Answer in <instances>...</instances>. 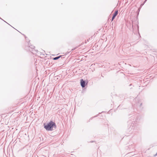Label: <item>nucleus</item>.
<instances>
[{
  "label": "nucleus",
  "instance_id": "obj_1",
  "mask_svg": "<svg viewBox=\"0 0 157 157\" xmlns=\"http://www.w3.org/2000/svg\"><path fill=\"white\" fill-rule=\"evenodd\" d=\"M141 118V116L140 115H138L137 116L134 115L131 117L130 120L127 122L128 131L129 132V134H132L134 129L135 125L133 123L134 120V122H137L140 120Z\"/></svg>",
  "mask_w": 157,
  "mask_h": 157
},
{
  "label": "nucleus",
  "instance_id": "obj_2",
  "mask_svg": "<svg viewBox=\"0 0 157 157\" xmlns=\"http://www.w3.org/2000/svg\"><path fill=\"white\" fill-rule=\"evenodd\" d=\"M30 41L28 42V46H26L25 48V49L27 51H30L33 54H36V55L40 57H43L44 54H42L40 52H39L37 50H36L34 48L35 46L31 45H30Z\"/></svg>",
  "mask_w": 157,
  "mask_h": 157
},
{
  "label": "nucleus",
  "instance_id": "obj_3",
  "mask_svg": "<svg viewBox=\"0 0 157 157\" xmlns=\"http://www.w3.org/2000/svg\"><path fill=\"white\" fill-rule=\"evenodd\" d=\"M44 128L47 131H52L57 128L55 123L51 120L47 124L44 123Z\"/></svg>",
  "mask_w": 157,
  "mask_h": 157
},
{
  "label": "nucleus",
  "instance_id": "obj_4",
  "mask_svg": "<svg viewBox=\"0 0 157 157\" xmlns=\"http://www.w3.org/2000/svg\"><path fill=\"white\" fill-rule=\"evenodd\" d=\"M88 83V81H86L82 79H81L80 80V84L82 87V88L85 87L87 85Z\"/></svg>",
  "mask_w": 157,
  "mask_h": 157
},
{
  "label": "nucleus",
  "instance_id": "obj_5",
  "mask_svg": "<svg viewBox=\"0 0 157 157\" xmlns=\"http://www.w3.org/2000/svg\"><path fill=\"white\" fill-rule=\"evenodd\" d=\"M140 8H139V9H138V10L137 11V16L136 17V18H135V20H136V24L137 25V29L138 30H139V26L138 25V23H139V22H138V16L139 15V12L140 11Z\"/></svg>",
  "mask_w": 157,
  "mask_h": 157
},
{
  "label": "nucleus",
  "instance_id": "obj_6",
  "mask_svg": "<svg viewBox=\"0 0 157 157\" xmlns=\"http://www.w3.org/2000/svg\"><path fill=\"white\" fill-rule=\"evenodd\" d=\"M118 13V10H116L114 13L113 14V16L111 19V23H112V21L115 19L116 16Z\"/></svg>",
  "mask_w": 157,
  "mask_h": 157
},
{
  "label": "nucleus",
  "instance_id": "obj_7",
  "mask_svg": "<svg viewBox=\"0 0 157 157\" xmlns=\"http://www.w3.org/2000/svg\"><path fill=\"white\" fill-rule=\"evenodd\" d=\"M142 103L140 101H138V102H136V104L134 105H133L134 108H136V106L137 107H140L142 105Z\"/></svg>",
  "mask_w": 157,
  "mask_h": 157
},
{
  "label": "nucleus",
  "instance_id": "obj_8",
  "mask_svg": "<svg viewBox=\"0 0 157 157\" xmlns=\"http://www.w3.org/2000/svg\"><path fill=\"white\" fill-rule=\"evenodd\" d=\"M61 56H57L56 57L54 58H53V59L54 60H56L59 59L60 57H61Z\"/></svg>",
  "mask_w": 157,
  "mask_h": 157
},
{
  "label": "nucleus",
  "instance_id": "obj_9",
  "mask_svg": "<svg viewBox=\"0 0 157 157\" xmlns=\"http://www.w3.org/2000/svg\"><path fill=\"white\" fill-rule=\"evenodd\" d=\"M105 122L104 123V125H107V127L108 126V121H105Z\"/></svg>",
  "mask_w": 157,
  "mask_h": 157
},
{
  "label": "nucleus",
  "instance_id": "obj_10",
  "mask_svg": "<svg viewBox=\"0 0 157 157\" xmlns=\"http://www.w3.org/2000/svg\"><path fill=\"white\" fill-rule=\"evenodd\" d=\"M98 116V114H97V115H96V116H94V117H91L90 119V120H92V119L93 118H94V117H97Z\"/></svg>",
  "mask_w": 157,
  "mask_h": 157
},
{
  "label": "nucleus",
  "instance_id": "obj_11",
  "mask_svg": "<svg viewBox=\"0 0 157 157\" xmlns=\"http://www.w3.org/2000/svg\"><path fill=\"white\" fill-rule=\"evenodd\" d=\"M79 46H77L75 47V48L72 49L71 51H74L75 49H76L77 48H78Z\"/></svg>",
  "mask_w": 157,
  "mask_h": 157
},
{
  "label": "nucleus",
  "instance_id": "obj_12",
  "mask_svg": "<svg viewBox=\"0 0 157 157\" xmlns=\"http://www.w3.org/2000/svg\"><path fill=\"white\" fill-rule=\"evenodd\" d=\"M147 1V0H145L142 3L144 5L145 3V2H146Z\"/></svg>",
  "mask_w": 157,
  "mask_h": 157
},
{
  "label": "nucleus",
  "instance_id": "obj_13",
  "mask_svg": "<svg viewBox=\"0 0 157 157\" xmlns=\"http://www.w3.org/2000/svg\"><path fill=\"white\" fill-rule=\"evenodd\" d=\"M144 5L143 4V3H142L140 5V8H141Z\"/></svg>",
  "mask_w": 157,
  "mask_h": 157
},
{
  "label": "nucleus",
  "instance_id": "obj_14",
  "mask_svg": "<svg viewBox=\"0 0 157 157\" xmlns=\"http://www.w3.org/2000/svg\"><path fill=\"white\" fill-rule=\"evenodd\" d=\"M95 142V141H90V143H93V142Z\"/></svg>",
  "mask_w": 157,
  "mask_h": 157
},
{
  "label": "nucleus",
  "instance_id": "obj_15",
  "mask_svg": "<svg viewBox=\"0 0 157 157\" xmlns=\"http://www.w3.org/2000/svg\"><path fill=\"white\" fill-rule=\"evenodd\" d=\"M113 22H112V25H110L111 27H113Z\"/></svg>",
  "mask_w": 157,
  "mask_h": 157
},
{
  "label": "nucleus",
  "instance_id": "obj_16",
  "mask_svg": "<svg viewBox=\"0 0 157 157\" xmlns=\"http://www.w3.org/2000/svg\"><path fill=\"white\" fill-rule=\"evenodd\" d=\"M134 21L133 20L132 21V24H133V23H134ZM132 26H133V25H132Z\"/></svg>",
  "mask_w": 157,
  "mask_h": 157
},
{
  "label": "nucleus",
  "instance_id": "obj_17",
  "mask_svg": "<svg viewBox=\"0 0 157 157\" xmlns=\"http://www.w3.org/2000/svg\"><path fill=\"white\" fill-rule=\"evenodd\" d=\"M4 21L5 22H6V23H7V24H9V25H10V24H9V23H7L6 21Z\"/></svg>",
  "mask_w": 157,
  "mask_h": 157
},
{
  "label": "nucleus",
  "instance_id": "obj_18",
  "mask_svg": "<svg viewBox=\"0 0 157 157\" xmlns=\"http://www.w3.org/2000/svg\"><path fill=\"white\" fill-rule=\"evenodd\" d=\"M4 21L5 22H6V23H7V24H9V25H10V24H9V23H7L6 21Z\"/></svg>",
  "mask_w": 157,
  "mask_h": 157
},
{
  "label": "nucleus",
  "instance_id": "obj_19",
  "mask_svg": "<svg viewBox=\"0 0 157 157\" xmlns=\"http://www.w3.org/2000/svg\"><path fill=\"white\" fill-rule=\"evenodd\" d=\"M4 21L5 22H6V23H7V24H9V25H10V24H9V23H7L6 21Z\"/></svg>",
  "mask_w": 157,
  "mask_h": 157
},
{
  "label": "nucleus",
  "instance_id": "obj_20",
  "mask_svg": "<svg viewBox=\"0 0 157 157\" xmlns=\"http://www.w3.org/2000/svg\"><path fill=\"white\" fill-rule=\"evenodd\" d=\"M4 21L5 22H6V23H7V24H9V25H10V24H9V23H7L6 21Z\"/></svg>",
  "mask_w": 157,
  "mask_h": 157
},
{
  "label": "nucleus",
  "instance_id": "obj_21",
  "mask_svg": "<svg viewBox=\"0 0 157 157\" xmlns=\"http://www.w3.org/2000/svg\"><path fill=\"white\" fill-rule=\"evenodd\" d=\"M4 21L5 22H6V23H7V24H9V25H10V24H9V23H7L6 21Z\"/></svg>",
  "mask_w": 157,
  "mask_h": 157
},
{
  "label": "nucleus",
  "instance_id": "obj_22",
  "mask_svg": "<svg viewBox=\"0 0 157 157\" xmlns=\"http://www.w3.org/2000/svg\"><path fill=\"white\" fill-rule=\"evenodd\" d=\"M157 155V153H156V154L155 155V156H156Z\"/></svg>",
  "mask_w": 157,
  "mask_h": 157
},
{
  "label": "nucleus",
  "instance_id": "obj_23",
  "mask_svg": "<svg viewBox=\"0 0 157 157\" xmlns=\"http://www.w3.org/2000/svg\"><path fill=\"white\" fill-rule=\"evenodd\" d=\"M103 112H103V111H102V112H101V113H103ZM99 113V114H100V113Z\"/></svg>",
  "mask_w": 157,
  "mask_h": 157
},
{
  "label": "nucleus",
  "instance_id": "obj_24",
  "mask_svg": "<svg viewBox=\"0 0 157 157\" xmlns=\"http://www.w3.org/2000/svg\"><path fill=\"white\" fill-rule=\"evenodd\" d=\"M0 19H2V20H3V21H4V20H3L0 17Z\"/></svg>",
  "mask_w": 157,
  "mask_h": 157
},
{
  "label": "nucleus",
  "instance_id": "obj_25",
  "mask_svg": "<svg viewBox=\"0 0 157 157\" xmlns=\"http://www.w3.org/2000/svg\"><path fill=\"white\" fill-rule=\"evenodd\" d=\"M101 77H103V76L102 75H101Z\"/></svg>",
  "mask_w": 157,
  "mask_h": 157
},
{
  "label": "nucleus",
  "instance_id": "obj_26",
  "mask_svg": "<svg viewBox=\"0 0 157 157\" xmlns=\"http://www.w3.org/2000/svg\"><path fill=\"white\" fill-rule=\"evenodd\" d=\"M131 85H132V84H130L129 86H131Z\"/></svg>",
  "mask_w": 157,
  "mask_h": 157
}]
</instances>
